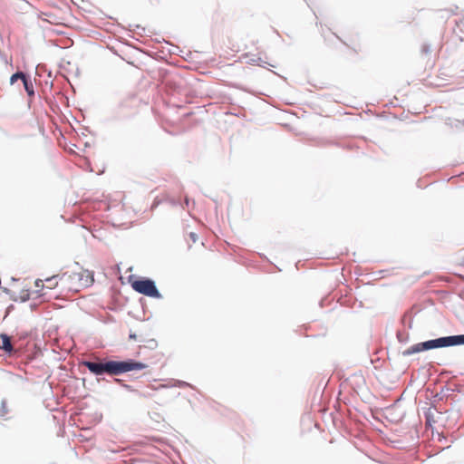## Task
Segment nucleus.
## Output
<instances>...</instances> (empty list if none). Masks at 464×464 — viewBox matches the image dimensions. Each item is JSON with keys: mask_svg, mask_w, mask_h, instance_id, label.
<instances>
[{"mask_svg": "<svg viewBox=\"0 0 464 464\" xmlns=\"http://www.w3.org/2000/svg\"><path fill=\"white\" fill-rule=\"evenodd\" d=\"M82 365H84L92 373L95 375H102L103 373H108L110 375H116L122 372H127L130 371H138L142 370L146 367V365L140 362H115L109 361L106 362H82Z\"/></svg>", "mask_w": 464, "mask_h": 464, "instance_id": "obj_1", "label": "nucleus"}, {"mask_svg": "<svg viewBox=\"0 0 464 464\" xmlns=\"http://www.w3.org/2000/svg\"><path fill=\"white\" fill-rule=\"evenodd\" d=\"M93 282L92 276L88 272L64 273L60 276V286L66 294L78 293Z\"/></svg>", "mask_w": 464, "mask_h": 464, "instance_id": "obj_2", "label": "nucleus"}, {"mask_svg": "<svg viewBox=\"0 0 464 464\" xmlns=\"http://www.w3.org/2000/svg\"><path fill=\"white\" fill-rule=\"evenodd\" d=\"M464 344V334L453 335L447 337H440L434 340L426 341L423 343H416L402 352L404 356H410L416 353H420L426 350L455 346Z\"/></svg>", "mask_w": 464, "mask_h": 464, "instance_id": "obj_3", "label": "nucleus"}, {"mask_svg": "<svg viewBox=\"0 0 464 464\" xmlns=\"http://www.w3.org/2000/svg\"><path fill=\"white\" fill-rule=\"evenodd\" d=\"M131 287L138 293L150 297H160L154 282L150 279H137L130 282Z\"/></svg>", "mask_w": 464, "mask_h": 464, "instance_id": "obj_4", "label": "nucleus"}, {"mask_svg": "<svg viewBox=\"0 0 464 464\" xmlns=\"http://www.w3.org/2000/svg\"><path fill=\"white\" fill-rule=\"evenodd\" d=\"M0 350H3L8 354H11L14 352L11 338L6 334H0Z\"/></svg>", "mask_w": 464, "mask_h": 464, "instance_id": "obj_5", "label": "nucleus"}, {"mask_svg": "<svg viewBox=\"0 0 464 464\" xmlns=\"http://www.w3.org/2000/svg\"><path fill=\"white\" fill-rule=\"evenodd\" d=\"M23 83L24 89L29 96H33L34 94V85L31 81L27 80L26 76L23 79Z\"/></svg>", "mask_w": 464, "mask_h": 464, "instance_id": "obj_6", "label": "nucleus"}, {"mask_svg": "<svg viewBox=\"0 0 464 464\" xmlns=\"http://www.w3.org/2000/svg\"><path fill=\"white\" fill-rule=\"evenodd\" d=\"M45 281L47 283L46 287L49 288V289H52V288H53V287H55L57 285H60V280L56 281V276H53V277L47 278Z\"/></svg>", "mask_w": 464, "mask_h": 464, "instance_id": "obj_7", "label": "nucleus"}, {"mask_svg": "<svg viewBox=\"0 0 464 464\" xmlns=\"http://www.w3.org/2000/svg\"><path fill=\"white\" fill-rule=\"evenodd\" d=\"M25 77V74L22 72H16L14 74L12 75L11 79H10V82L11 83H14L18 79H21L23 81V79Z\"/></svg>", "mask_w": 464, "mask_h": 464, "instance_id": "obj_8", "label": "nucleus"}, {"mask_svg": "<svg viewBox=\"0 0 464 464\" xmlns=\"http://www.w3.org/2000/svg\"><path fill=\"white\" fill-rule=\"evenodd\" d=\"M188 239L192 242V243H196L198 240V237L196 233L194 232H189L188 233Z\"/></svg>", "mask_w": 464, "mask_h": 464, "instance_id": "obj_9", "label": "nucleus"}, {"mask_svg": "<svg viewBox=\"0 0 464 464\" xmlns=\"http://www.w3.org/2000/svg\"><path fill=\"white\" fill-rule=\"evenodd\" d=\"M422 54L428 55L430 53V45H423L421 49Z\"/></svg>", "mask_w": 464, "mask_h": 464, "instance_id": "obj_10", "label": "nucleus"}, {"mask_svg": "<svg viewBox=\"0 0 464 464\" xmlns=\"http://www.w3.org/2000/svg\"><path fill=\"white\" fill-rule=\"evenodd\" d=\"M40 283L43 285V281H42V280H37V281L35 282L36 286H39V285H40Z\"/></svg>", "mask_w": 464, "mask_h": 464, "instance_id": "obj_11", "label": "nucleus"}, {"mask_svg": "<svg viewBox=\"0 0 464 464\" xmlns=\"http://www.w3.org/2000/svg\"><path fill=\"white\" fill-rule=\"evenodd\" d=\"M130 338L133 339V340H136V334H130Z\"/></svg>", "mask_w": 464, "mask_h": 464, "instance_id": "obj_12", "label": "nucleus"}, {"mask_svg": "<svg viewBox=\"0 0 464 464\" xmlns=\"http://www.w3.org/2000/svg\"><path fill=\"white\" fill-rule=\"evenodd\" d=\"M333 35L335 36L337 39L340 40V38L336 35V34L333 33Z\"/></svg>", "mask_w": 464, "mask_h": 464, "instance_id": "obj_13", "label": "nucleus"}, {"mask_svg": "<svg viewBox=\"0 0 464 464\" xmlns=\"http://www.w3.org/2000/svg\"><path fill=\"white\" fill-rule=\"evenodd\" d=\"M246 57H247V53H244L243 58H246Z\"/></svg>", "mask_w": 464, "mask_h": 464, "instance_id": "obj_14", "label": "nucleus"}]
</instances>
